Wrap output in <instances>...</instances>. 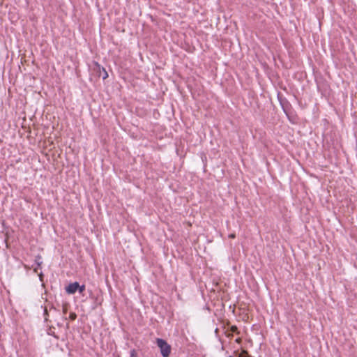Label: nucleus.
Segmentation results:
<instances>
[{
    "instance_id": "obj_6",
    "label": "nucleus",
    "mask_w": 357,
    "mask_h": 357,
    "mask_svg": "<svg viewBox=\"0 0 357 357\" xmlns=\"http://www.w3.org/2000/svg\"><path fill=\"white\" fill-rule=\"evenodd\" d=\"M36 258L37 259H36V262L37 264L38 267H39L40 266V264H41V261H40V257L38 256Z\"/></svg>"
},
{
    "instance_id": "obj_7",
    "label": "nucleus",
    "mask_w": 357,
    "mask_h": 357,
    "mask_svg": "<svg viewBox=\"0 0 357 357\" xmlns=\"http://www.w3.org/2000/svg\"><path fill=\"white\" fill-rule=\"evenodd\" d=\"M70 317L71 319L73 320V319H75L76 318V314L75 313H71L70 314Z\"/></svg>"
},
{
    "instance_id": "obj_4",
    "label": "nucleus",
    "mask_w": 357,
    "mask_h": 357,
    "mask_svg": "<svg viewBox=\"0 0 357 357\" xmlns=\"http://www.w3.org/2000/svg\"><path fill=\"white\" fill-rule=\"evenodd\" d=\"M80 294H82L85 290V285H79V287L77 289Z\"/></svg>"
},
{
    "instance_id": "obj_2",
    "label": "nucleus",
    "mask_w": 357,
    "mask_h": 357,
    "mask_svg": "<svg viewBox=\"0 0 357 357\" xmlns=\"http://www.w3.org/2000/svg\"><path fill=\"white\" fill-rule=\"evenodd\" d=\"M94 70L98 73V77H102L103 79H105L108 77V73L106 70L101 67L100 64L98 63H95Z\"/></svg>"
},
{
    "instance_id": "obj_3",
    "label": "nucleus",
    "mask_w": 357,
    "mask_h": 357,
    "mask_svg": "<svg viewBox=\"0 0 357 357\" xmlns=\"http://www.w3.org/2000/svg\"><path fill=\"white\" fill-rule=\"evenodd\" d=\"M79 287V283L77 282H75L69 284L66 287V291L69 294H73L77 291Z\"/></svg>"
},
{
    "instance_id": "obj_10",
    "label": "nucleus",
    "mask_w": 357,
    "mask_h": 357,
    "mask_svg": "<svg viewBox=\"0 0 357 357\" xmlns=\"http://www.w3.org/2000/svg\"><path fill=\"white\" fill-rule=\"evenodd\" d=\"M229 357H232L231 356H229Z\"/></svg>"
},
{
    "instance_id": "obj_5",
    "label": "nucleus",
    "mask_w": 357,
    "mask_h": 357,
    "mask_svg": "<svg viewBox=\"0 0 357 357\" xmlns=\"http://www.w3.org/2000/svg\"><path fill=\"white\" fill-rule=\"evenodd\" d=\"M130 357H138L137 352L135 349L131 350L130 351Z\"/></svg>"
},
{
    "instance_id": "obj_9",
    "label": "nucleus",
    "mask_w": 357,
    "mask_h": 357,
    "mask_svg": "<svg viewBox=\"0 0 357 357\" xmlns=\"http://www.w3.org/2000/svg\"><path fill=\"white\" fill-rule=\"evenodd\" d=\"M235 237H236L235 234H231L229 235V238H235Z\"/></svg>"
},
{
    "instance_id": "obj_1",
    "label": "nucleus",
    "mask_w": 357,
    "mask_h": 357,
    "mask_svg": "<svg viewBox=\"0 0 357 357\" xmlns=\"http://www.w3.org/2000/svg\"><path fill=\"white\" fill-rule=\"evenodd\" d=\"M157 345L160 349L161 355L163 357H168L171 353V347L167 342L160 338L156 340Z\"/></svg>"
},
{
    "instance_id": "obj_8",
    "label": "nucleus",
    "mask_w": 357,
    "mask_h": 357,
    "mask_svg": "<svg viewBox=\"0 0 357 357\" xmlns=\"http://www.w3.org/2000/svg\"><path fill=\"white\" fill-rule=\"evenodd\" d=\"M240 357H251L249 355H248L247 352H245V354H242Z\"/></svg>"
}]
</instances>
